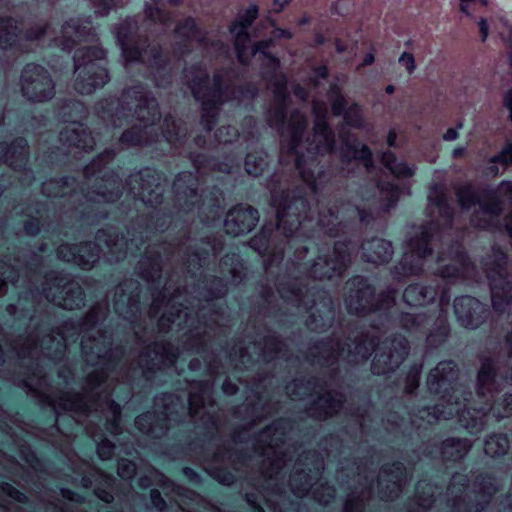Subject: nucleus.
I'll return each instance as SVG.
<instances>
[{"instance_id": "1", "label": "nucleus", "mask_w": 512, "mask_h": 512, "mask_svg": "<svg viewBox=\"0 0 512 512\" xmlns=\"http://www.w3.org/2000/svg\"><path fill=\"white\" fill-rule=\"evenodd\" d=\"M428 200L432 219L408 240L406 251L392 274L395 280L402 281L411 275L431 272L434 277L429 284L409 285L404 290L403 299L412 307L430 304L439 297L438 305L429 314L399 313L395 289L388 288L376 297L374 286L366 278L355 276L349 279L345 287L346 309L350 314L369 316L371 324L367 328L359 321L346 327L340 323L339 332L308 349L306 361L313 367H319L320 371L317 375L297 377L285 387L291 400L317 395L306 409L308 418L326 420L344 408L346 396L340 390V360L355 365L365 362L375 351L371 364L374 374L385 375L400 366L409 352L407 339L400 334H391L380 343V337L390 325L397 322L410 334L426 335V345L431 349L447 341L451 332L448 323L449 284L458 280L476 281L478 271L460 241L463 232L458 231L455 238L452 237L454 208L446 184H433Z\"/></svg>"}, {"instance_id": "2", "label": "nucleus", "mask_w": 512, "mask_h": 512, "mask_svg": "<svg viewBox=\"0 0 512 512\" xmlns=\"http://www.w3.org/2000/svg\"><path fill=\"white\" fill-rule=\"evenodd\" d=\"M159 104L152 94V152L174 153L188 157L198 175L179 173L173 182V206L164 202L165 179L152 169V316H224L226 307L215 302L223 298L228 285L246 280L247 268L236 253L226 254L219 262L221 277L203 276L202 268L215 264L223 249L217 237L199 241L191 237L196 222L213 225L223 210V192L212 186L198 194L200 177L208 172L230 174L240 165L241 156L228 155L221 162L184 146L187 128L171 115L164 118L161 132Z\"/></svg>"}, {"instance_id": "3", "label": "nucleus", "mask_w": 512, "mask_h": 512, "mask_svg": "<svg viewBox=\"0 0 512 512\" xmlns=\"http://www.w3.org/2000/svg\"><path fill=\"white\" fill-rule=\"evenodd\" d=\"M480 361L475 393L470 386L458 383L459 368L454 361H441L427 377V387L435 404L417 408L406 405L407 418L398 412H389L382 419L384 429L401 434L406 438L405 445L414 446L421 441L422 446L415 450L418 458L441 460L446 468L462 463L472 447L467 438L450 437L441 443H425L424 439L431 435V425L441 419L457 416L461 426L477 434L484 430L490 417L499 421L512 415L511 393H505L501 402L492 405L495 394L505 385H512V330Z\"/></svg>"}, {"instance_id": "4", "label": "nucleus", "mask_w": 512, "mask_h": 512, "mask_svg": "<svg viewBox=\"0 0 512 512\" xmlns=\"http://www.w3.org/2000/svg\"><path fill=\"white\" fill-rule=\"evenodd\" d=\"M145 19L141 26L135 18H127L113 33L121 48L126 66L131 63L144 64L156 79L158 86L171 82V65L164 53L161 37L166 35L173 23L171 12L165 9L163 0H147Z\"/></svg>"}, {"instance_id": "5", "label": "nucleus", "mask_w": 512, "mask_h": 512, "mask_svg": "<svg viewBox=\"0 0 512 512\" xmlns=\"http://www.w3.org/2000/svg\"><path fill=\"white\" fill-rule=\"evenodd\" d=\"M55 46L70 52L83 44L73 56L74 73L77 75L74 88L81 94H91L109 80L106 68V51L98 45V38L88 19L72 18L65 22L60 35L54 36Z\"/></svg>"}, {"instance_id": "6", "label": "nucleus", "mask_w": 512, "mask_h": 512, "mask_svg": "<svg viewBox=\"0 0 512 512\" xmlns=\"http://www.w3.org/2000/svg\"><path fill=\"white\" fill-rule=\"evenodd\" d=\"M183 75L193 97L201 103V124L207 132L216 124L223 103H240L253 99L258 93L254 84L237 85V72L234 68L217 70L211 81L207 66L201 61L185 67Z\"/></svg>"}, {"instance_id": "7", "label": "nucleus", "mask_w": 512, "mask_h": 512, "mask_svg": "<svg viewBox=\"0 0 512 512\" xmlns=\"http://www.w3.org/2000/svg\"><path fill=\"white\" fill-rule=\"evenodd\" d=\"M86 114L84 104L75 100L65 101L60 108L58 116L68 124L59 133L60 145L48 155L51 164H73V161H78L93 149L96 144L95 137L79 122Z\"/></svg>"}, {"instance_id": "8", "label": "nucleus", "mask_w": 512, "mask_h": 512, "mask_svg": "<svg viewBox=\"0 0 512 512\" xmlns=\"http://www.w3.org/2000/svg\"><path fill=\"white\" fill-rule=\"evenodd\" d=\"M467 475L455 473L447 487L444 499L452 512H483L493 496L500 490L497 478L479 473L472 485Z\"/></svg>"}, {"instance_id": "9", "label": "nucleus", "mask_w": 512, "mask_h": 512, "mask_svg": "<svg viewBox=\"0 0 512 512\" xmlns=\"http://www.w3.org/2000/svg\"><path fill=\"white\" fill-rule=\"evenodd\" d=\"M376 469L370 470L366 461L354 459L351 463L340 462L337 481L341 487L351 488L343 503V512H365L374 494Z\"/></svg>"}, {"instance_id": "10", "label": "nucleus", "mask_w": 512, "mask_h": 512, "mask_svg": "<svg viewBox=\"0 0 512 512\" xmlns=\"http://www.w3.org/2000/svg\"><path fill=\"white\" fill-rule=\"evenodd\" d=\"M4 114L0 111V126ZM28 143L23 137L16 138L9 146L0 143V196L4 190L17 180L20 186H29L35 180L32 170L26 169L28 163Z\"/></svg>"}, {"instance_id": "11", "label": "nucleus", "mask_w": 512, "mask_h": 512, "mask_svg": "<svg viewBox=\"0 0 512 512\" xmlns=\"http://www.w3.org/2000/svg\"><path fill=\"white\" fill-rule=\"evenodd\" d=\"M508 255L499 247H493L482 261V268L489 280L491 301L496 313L506 312L512 304V274L508 271Z\"/></svg>"}, {"instance_id": "12", "label": "nucleus", "mask_w": 512, "mask_h": 512, "mask_svg": "<svg viewBox=\"0 0 512 512\" xmlns=\"http://www.w3.org/2000/svg\"><path fill=\"white\" fill-rule=\"evenodd\" d=\"M50 32V24H35L23 34L17 21L12 17H0V48L12 49L17 53L28 52L31 42L41 40Z\"/></svg>"}, {"instance_id": "13", "label": "nucleus", "mask_w": 512, "mask_h": 512, "mask_svg": "<svg viewBox=\"0 0 512 512\" xmlns=\"http://www.w3.org/2000/svg\"><path fill=\"white\" fill-rule=\"evenodd\" d=\"M20 84L22 95L32 102H46L55 95V84L48 70L35 63L23 68Z\"/></svg>"}, {"instance_id": "14", "label": "nucleus", "mask_w": 512, "mask_h": 512, "mask_svg": "<svg viewBox=\"0 0 512 512\" xmlns=\"http://www.w3.org/2000/svg\"><path fill=\"white\" fill-rule=\"evenodd\" d=\"M372 405L364 400L355 406L349 404L344 408V414L347 423L343 428V432L349 438V449L358 450L362 443H366L367 437L372 433L373 418L371 416Z\"/></svg>"}, {"instance_id": "15", "label": "nucleus", "mask_w": 512, "mask_h": 512, "mask_svg": "<svg viewBox=\"0 0 512 512\" xmlns=\"http://www.w3.org/2000/svg\"><path fill=\"white\" fill-rule=\"evenodd\" d=\"M174 36L176 42L172 46V51L178 60L190 53L193 42H197L203 50L208 49V38L198 28L192 17H187L176 25Z\"/></svg>"}, {"instance_id": "16", "label": "nucleus", "mask_w": 512, "mask_h": 512, "mask_svg": "<svg viewBox=\"0 0 512 512\" xmlns=\"http://www.w3.org/2000/svg\"><path fill=\"white\" fill-rule=\"evenodd\" d=\"M407 482V472L400 461L383 465L377 478L378 494L381 500L393 501L399 497Z\"/></svg>"}, {"instance_id": "17", "label": "nucleus", "mask_w": 512, "mask_h": 512, "mask_svg": "<svg viewBox=\"0 0 512 512\" xmlns=\"http://www.w3.org/2000/svg\"><path fill=\"white\" fill-rule=\"evenodd\" d=\"M453 307L460 325L469 329L478 328L490 315V309L487 304L468 295L455 298Z\"/></svg>"}, {"instance_id": "18", "label": "nucleus", "mask_w": 512, "mask_h": 512, "mask_svg": "<svg viewBox=\"0 0 512 512\" xmlns=\"http://www.w3.org/2000/svg\"><path fill=\"white\" fill-rule=\"evenodd\" d=\"M258 221L259 214L255 208L239 204L228 211L224 228L227 234L238 236L250 232Z\"/></svg>"}, {"instance_id": "19", "label": "nucleus", "mask_w": 512, "mask_h": 512, "mask_svg": "<svg viewBox=\"0 0 512 512\" xmlns=\"http://www.w3.org/2000/svg\"><path fill=\"white\" fill-rule=\"evenodd\" d=\"M85 488H94V494L105 503H112L117 492V478L100 469H90L81 477Z\"/></svg>"}, {"instance_id": "20", "label": "nucleus", "mask_w": 512, "mask_h": 512, "mask_svg": "<svg viewBox=\"0 0 512 512\" xmlns=\"http://www.w3.org/2000/svg\"><path fill=\"white\" fill-rule=\"evenodd\" d=\"M442 502V488L420 480L416 484V495L407 504V512H427L434 503Z\"/></svg>"}, {"instance_id": "21", "label": "nucleus", "mask_w": 512, "mask_h": 512, "mask_svg": "<svg viewBox=\"0 0 512 512\" xmlns=\"http://www.w3.org/2000/svg\"><path fill=\"white\" fill-rule=\"evenodd\" d=\"M361 258L369 263L384 264L390 261L393 247L390 241L382 238H372L364 241L361 246Z\"/></svg>"}, {"instance_id": "22", "label": "nucleus", "mask_w": 512, "mask_h": 512, "mask_svg": "<svg viewBox=\"0 0 512 512\" xmlns=\"http://www.w3.org/2000/svg\"><path fill=\"white\" fill-rule=\"evenodd\" d=\"M383 166L396 178H410L415 174V166L408 165L397 157L391 151H385L381 156Z\"/></svg>"}, {"instance_id": "23", "label": "nucleus", "mask_w": 512, "mask_h": 512, "mask_svg": "<svg viewBox=\"0 0 512 512\" xmlns=\"http://www.w3.org/2000/svg\"><path fill=\"white\" fill-rule=\"evenodd\" d=\"M268 164L269 156L264 150L249 152L245 157V170L253 177L262 175Z\"/></svg>"}, {"instance_id": "24", "label": "nucleus", "mask_w": 512, "mask_h": 512, "mask_svg": "<svg viewBox=\"0 0 512 512\" xmlns=\"http://www.w3.org/2000/svg\"><path fill=\"white\" fill-rule=\"evenodd\" d=\"M510 441L505 434H493L485 441V453L493 458L504 456L509 449Z\"/></svg>"}, {"instance_id": "25", "label": "nucleus", "mask_w": 512, "mask_h": 512, "mask_svg": "<svg viewBox=\"0 0 512 512\" xmlns=\"http://www.w3.org/2000/svg\"><path fill=\"white\" fill-rule=\"evenodd\" d=\"M151 474H155V480H157V482L163 488H169L173 492H175L177 495L183 496L190 501L198 502L200 500L201 497L198 493H196L195 491H192L190 489H186L182 486L176 485L168 477H166L164 474L158 472L157 470L153 469Z\"/></svg>"}, {"instance_id": "26", "label": "nucleus", "mask_w": 512, "mask_h": 512, "mask_svg": "<svg viewBox=\"0 0 512 512\" xmlns=\"http://www.w3.org/2000/svg\"><path fill=\"white\" fill-rule=\"evenodd\" d=\"M60 496L62 499H56L51 502L54 512H73L71 504L67 503V501L73 503H82L84 501L80 494L68 488H61Z\"/></svg>"}, {"instance_id": "27", "label": "nucleus", "mask_w": 512, "mask_h": 512, "mask_svg": "<svg viewBox=\"0 0 512 512\" xmlns=\"http://www.w3.org/2000/svg\"><path fill=\"white\" fill-rule=\"evenodd\" d=\"M497 164L507 166L512 165V139L509 140L503 149L490 160V166L488 167V173L497 176L499 174V168Z\"/></svg>"}, {"instance_id": "28", "label": "nucleus", "mask_w": 512, "mask_h": 512, "mask_svg": "<svg viewBox=\"0 0 512 512\" xmlns=\"http://www.w3.org/2000/svg\"><path fill=\"white\" fill-rule=\"evenodd\" d=\"M421 372H422V364L419 363V364H414L410 368V370L407 374L406 381H405V394L408 397V400H410L412 398V396L414 395V393L416 392V390L419 387Z\"/></svg>"}, {"instance_id": "29", "label": "nucleus", "mask_w": 512, "mask_h": 512, "mask_svg": "<svg viewBox=\"0 0 512 512\" xmlns=\"http://www.w3.org/2000/svg\"><path fill=\"white\" fill-rule=\"evenodd\" d=\"M329 100L335 116H341L347 109V101L337 85L331 86Z\"/></svg>"}, {"instance_id": "30", "label": "nucleus", "mask_w": 512, "mask_h": 512, "mask_svg": "<svg viewBox=\"0 0 512 512\" xmlns=\"http://www.w3.org/2000/svg\"><path fill=\"white\" fill-rule=\"evenodd\" d=\"M240 136L239 131L236 127L227 125L221 126L215 133V140L218 144H232L235 139Z\"/></svg>"}, {"instance_id": "31", "label": "nucleus", "mask_w": 512, "mask_h": 512, "mask_svg": "<svg viewBox=\"0 0 512 512\" xmlns=\"http://www.w3.org/2000/svg\"><path fill=\"white\" fill-rule=\"evenodd\" d=\"M0 491L18 503H29V497L8 482H0Z\"/></svg>"}, {"instance_id": "32", "label": "nucleus", "mask_w": 512, "mask_h": 512, "mask_svg": "<svg viewBox=\"0 0 512 512\" xmlns=\"http://www.w3.org/2000/svg\"><path fill=\"white\" fill-rule=\"evenodd\" d=\"M17 418L15 416H8L6 412L0 407V429L9 437L13 442L16 441V432L10 423H15Z\"/></svg>"}, {"instance_id": "33", "label": "nucleus", "mask_w": 512, "mask_h": 512, "mask_svg": "<svg viewBox=\"0 0 512 512\" xmlns=\"http://www.w3.org/2000/svg\"><path fill=\"white\" fill-rule=\"evenodd\" d=\"M117 473L123 480H131L136 474V464L132 460L121 458L117 462Z\"/></svg>"}, {"instance_id": "34", "label": "nucleus", "mask_w": 512, "mask_h": 512, "mask_svg": "<svg viewBox=\"0 0 512 512\" xmlns=\"http://www.w3.org/2000/svg\"><path fill=\"white\" fill-rule=\"evenodd\" d=\"M95 7V13L100 16H105L113 8L123 6V0H92Z\"/></svg>"}, {"instance_id": "35", "label": "nucleus", "mask_w": 512, "mask_h": 512, "mask_svg": "<svg viewBox=\"0 0 512 512\" xmlns=\"http://www.w3.org/2000/svg\"><path fill=\"white\" fill-rule=\"evenodd\" d=\"M488 5V0H460V9L466 15H472L479 7Z\"/></svg>"}, {"instance_id": "36", "label": "nucleus", "mask_w": 512, "mask_h": 512, "mask_svg": "<svg viewBox=\"0 0 512 512\" xmlns=\"http://www.w3.org/2000/svg\"><path fill=\"white\" fill-rule=\"evenodd\" d=\"M150 502L157 512H166L168 505L159 490L152 489L150 491Z\"/></svg>"}, {"instance_id": "37", "label": "nucleus", "mask_w": 512, "mask_h": 512, "mask_svg": "<svg viewBox=\"0 0 512 512\" xmlns=\"http://www.w3.org/2000/svg\"><path fill=\"white\" fill-rule=\"evenodd\" d=\"M400 64H402L409 74L415 70V60L412 54L404 52L399 58Z\"/></svg>"}, {"instance_id": "38", "label": "nucleus", "mask_w": 512, "mask_h": 512, "mask_svg": "<svg viewBox=\"0 0 512 512\" xmlns=\"http://www.w3.org/2000/svg\"><path fill=\"white\" fill-rule=\"evenodd\" d=\"M0 512H28L21 506L12 505L11 501L7 499H0Z\"/></svg>"}, {"instance_id": "39", "label": "nucleus", "mask_w": 512, "mask_h": 512, "mask_svg": "<svg viewBox=\"0 0 512 512\" xmlns=\"http://www.w3.org/2000/svg\"><path fill=\"white\" fill-rule=\"evenodd\" d=\"M20 455L23 460H25L31 467L35 468V462H37V458L33 451L28 447L22 446L20 449Z\"/></svg>"}, {"instance_id": "40", "label": "nucleus", "mask_w": 512, "mask_h": 512, "mask_svg": "<svg viewBox=\"0 0 512 512\" xmlns=\"http://www.w3.org/2000/svg\"><path fill=\"white\" fill-rule=\"evenodd\" d=\"M293 93L300 101L303 102L307 101L309 98L308 89L300 84H295L293 86Z\"/></svg>"}, {"instance_id": "41", "label": "nucleus", "mask_w": 512, "mask_h": 512, "mask_svg": "<svg viewBox=\"0 0 512 512\" xmlns=\"http://www.w3.org/2000/svg\"><path fill=\"white\" fill-rule=\"evenodd\" d=\"M222 391L228 396L235 395L238 391V386L227 377L222 384Z\"/></svg>"}, {"instance_id": "42", "label": "nucleus", "mask_w": 512, "mask_h": 512, "mask_svg": "<svg viewBox=\"0 0 512 512\" xmlns=\"http://www.w3.org/2000/svg\"><path fill=\"white\" fill-rule=\"evenodd\" d=\"M497 512H512V492L500 501Z\"/></svg>"}, {"instance_id": "43", "label": "nucleus", "mask_w": 512, "mask_h": 512, "mask_svg": "<svg viewBox=\"0 0 512 512\" xmlns=\"http://www.w3.org/2000/svg\"><path fill=\"white\" fill-rule=\"evenodd\" d=\"M183 474L190 482L194 484H199L201 482L200 475L190 467H185L183 469Z\"/></svg>"}, {"instance_id": "44", "label": "nucleus", "mask_w": 512, "mask_h": 512, "mask_svg": "<svg viewBox=\"0 0 512 512\" xmlns=\"http://www.w3.org/2000/svg\"><path fill=\"white\" fill-rule=\"evenodd\" d=\"M504 106L509 110V119L512 122V89L507 91L504 96Z\"/></svg>"}, {"instance_id": "45", "label": "nucleus", "mask_w": 512, "mask_h": 512, "mask_svg": "<svg viewBox=\"0 0 512 512\" xmlns=\"http://www.w3.org/2000/svg\"><path fill=\"white\" fill-rule=\"evenodd\" d=\"M479 30H480V36L481 40L485 41L488 36V26L485 19H481L479 22Z\"/></svg>"}, {"instance_id": "46", "label": "nucleus", "mask_w": 512, "mask_h": 512, "mask_svg": "<svg viewBox=\"0 0 512 512\" xmlns=\"http://www.w3.org/2000/svg\"><path fill=\"white\" fill-rule=\"evenodd\" d=\"M314 74L319 79H325L328 76V70L326 66H319L314 70Z\"/></svg>"}, {"instance_id": "47", "label": "nucleus", "mask_w": 512, "mask_h": 512, "mask_svg": "<svg viewBox=\"0 0 512 512\" xmlns=\"http://www.w3.org/2000/svg\"><path fill=\"white\" fill-rule=\"evenodd\" d=\"M138 484L141 488L145 489V488L150 487L153 484V480H152L151 476H143V477H140Z\"/></svg>"}, {"instance_id": "48", "label": "nucleus", "mask_w": 512, "mask_h": 512, "mask_svg": "<svg viewBox=\"0 0 512 512\" xmlns=\"http://www.w3.org/2000/svg\"><path fill=\"white\" fill-rule=\"evenodd\" d=\"M457 137H458V134L454 128H449L443 136L444 140H446V141L455 140Z\"/></svg>"}, {"instance_id": "49", "label": "nucleus", "mask_w": 512, "mask_h": 512, "mask_svg": "<svg viewBox=\"0 0 512 512\" xmlns=\"http://www.w3.org/2000/svg\"><path fill=\"white\" fill-rule=\"evenodd\" d=\"M212 47L214 50L218 51L219 53L228 52V47L221 41H216L215 43H212Z\"/></svg>"}, {"instance_id": "50", "label": "nucleus", "mask_w": 512, "mask_h": 512, "mask_svg": "<svg viewBox=\"0 0 512 512\" xmlns=\"http://www.w3.org/2000/svg\"><path fill=\"white\" fill-rule=\"evenodd\" d=\"M397 138V133L394 129H391L387 135V144L389 147L395 146V141Z\"/></svg>"}, {"instance_id": "51", "label": "nucleus", "mask_w": 512, "mask_h": 512, "mask_svg": "<svg viewBox=\"0 0 512 512\" xmlns=\"http://www.w3.org/2000/svg\"><path fill=\"white\" fill-rule=\"evenodd\" d=\"M501 37L512 49V28L507 29V32H501Z\"/></svg>"}, {"instance_id": "52", "label": "nucleus", "mask_w": 512, "mask_h": 512, "mask_svg": "<svg viewBox=\"0 0 512 512\" xmlns=\"http://www.w3.org/2000/svg\"><path fill=\"white\" fill-rule=\"evenodd\" d=\"M291 0H283V1H280V0H275L274 1V7H273V10L275 12H280L285 5H287Z\"/></svg>"}, {"instance_id": "53", "label": "nucleus", "mask_w": 512, "mask_h": 512, "mask_svg": "<svg viewBox=\"0 0 512 512\" xmlns=\"http://www.w3.org/2000/svg\"><path fill=\"white\" fill-rule=\"evenodd\" d=\"M374 62V55L372 53H367L362 62V66H368L371 65Z\"/></svg>"}, {"instance_id": "54", "label": "nucleus", "mask_w": 512, "mask_h": 512, "mask_svg": "<svg viewBox=\"0 0 512 512\" xmlns=\"http://www.w3.org/2000/svg\"><path fill=\"white\" fill-rule=\"evenodd\" d=\"M194 142H195V145L198 146V147H205L207 141H206V138L205 136L203 135H199L197 136L195 139H194Z\"/></svg>"}, {"instance_id": "55", "label": "nucleus", "mask_w": 512, "mask_h": 512, "mask_svg": "<svg viewBox=\"0 0 512 512\" xmlns=\"http://www.w3.org/2000/svg\"><path fill=\"white\" fill-rule=\"evenodd\" d=\"M464 152H465V148H463V147L455 148L453 150V157L454 158H460V157L463 156Z\"/></svg>"}, {"instance_id": "56", "label": "nucleus", "mask_w": 512, "mask_h": 512, "mask_svg": "<svg viewBox=\"0 0 512 512\" xmlns=\"http://www.w3.org/2000/svg\"><path fill=\"white\" fill-rule=\"evenodd\" d=\"M244 122H245L246 125L251 126L252 128H254L255 120H254L253 117L245 118Z\"/></svg>"}, {"instance_id": "57", "label": "nucleus", "mask_w": 512, "mask_h": 512, "mask_svg": "<svg viewBox=\"0 0 512 512\" xmlns=\"http://www.w3.org/2000/svg\"><path fill=\"white\" fill-rule=\"evenodd\" d=\"M322 445L324 446V449L326 451V456L329 457L333 453L334 449L332 447L327 448V441H325V443H323Z\"/></svg>"}, {"instance_id": "58", "label": "nucleus", "mask_w": 512, "mask_h": 512, "mask_svg": "<svg viewBox=\"0 0 512 512\" xmlns=\"http://www.w3.org/2000/svg\"><path fill=\"white\" fill-rule=\"evenodd\" d=\"M254 138V132L252 130L247 132V135L245 136V141H249L250 139Z\"/></svg>"}, {"instance_id": "59", "label": "nucleus", "mask_w": 512, "mask_h": 512, "mask_svg": "<svg viewBox=\"0 0 512 512\" xmlns=\"http://www.w3.org/2000/svg\"><path fill=\"white\" fill-rule=\"evenodd\" d=\"M394 91H395V87H394L393 85H388V86L386 87V92H387L388 94H392Z\"/></svg>"}, {"instance_id": "60", "label": "nucleus", "mask_w": 512, "mask_h": 512, "mask_svg": "<svg viewBox=\"0 0 512 512\" xmlns=\"http://www.w3.org/2000/svg\"><path fill=\"white\" fill-rule=\"evenodd\" d=\"M171 5L177 6L182 3V0H168Z\"/></svg>"}, {"instance_id": "61", "label": "nucleus", "mask_w": 512, "mask_h": 512, "mask_svg": "<svg viewBox=\"0 0 512 512\" xmlns=\"http://www.w3.org/2000/svg\"><path fill=\"white\" fill-rule=\"evenodd\" d=\"M336 48L338 52H342L344 50V47L340 43H337Z\"/></svg>"}, {"instance_id": "62", "label": "nucleus", "mask_w": 512, "mask_h": 512, "mask_svg": "<svg viewBox=\"0 0 512 512\" xmlns=\"http://www.w3.org/2000/svg\"><path fill=\"white\" fill-rule=\"evenodd\" d=\"M341 448H343V445H342V444L340 445V447H336V449H335L339 455H342V454H343V451H342V449H341Z\"/></svg>"}, {"instance_id": "63", "label": "nucleus", "mask_w": 512, "mask_h": 512, "mask_svg": "<svg viewBox=\"0 0 512 512\" xmlns=\"http://www.w3.org/2000/svg\"><path fill=\"white\" fill-rule=\"evenodd\" d=\"M132 491V487L130 484H128V493H130Z\"/></svg>"}, {"instance_id": "64", "label": "nucleus", "mask_w": 512, "mask_h": 512, "mask_svg": "<svg viewBox=\"0 0 512 512\" xmlns=\"http://www.w3.org/2000/svg\"><path fill=\"white\" fill-rule=\"evenodd\" d=\"M52 445H56L53 440H49Z\"/></svg>"}]
</instances>
